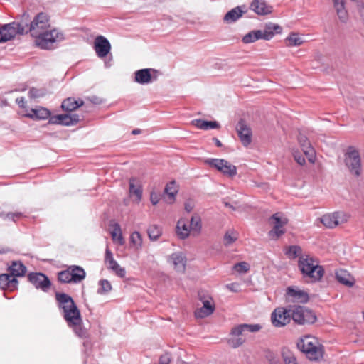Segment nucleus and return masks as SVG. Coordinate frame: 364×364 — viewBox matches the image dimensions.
<instances>
[{"instance_id":"4be33fe9","label":"nucleus","mask_w":364,"mask_h":364,"mask_svg":"<svg viewBox=\"0 0 364 364\" xmlns=\"http://www.w3.org/2000/svg\"><path fill=\"white\" fill-rule=\"evenodd\" d=\"M250 9L258 15L264 16L272 12V6L267 4L265 0H253Z\"/></svg>"},{"instance_id":"79ce46f5","label":"nucleus","mask_w":364,"mask_h":364,"mask_svg":"<svg viewBox=\"0 0 364 364\" xmlns=\"http://www.w3.org/2000/svg\"><path fill=\"white\" fill-rule=\"evenodd\" d=\"M68 326L72 328L75 333L80 338H85L87 336V331L82 327V318L80 321L77 322L76 324L71 323H68Z\"/></svg>"},{"instance_id":"f704fd0d","label":"nucleus","mask_w":364,"mask_h":364,"mask_svg":"<svg viewBox=\"0 0 364 364\" xmlns=\"http://www.w3.org/2000/svg\"><path fill=\"white\" fill-rule=\"evenodd\" d=\"M191 124L194 127L203 130L218 129L220 127V124L215 121L208 122L200 119L193 120Z\"/></svg>"},{"instance_id":"c756f323","label":"nucleus","mask_w":364,"mask_h":364,"mask_svg":"<svg viewBox=\"0 0 364 364\" xmlns=\"http://www.w3.org/2000/svg\"><path fill=\"white\" fill-rule=\"evenodd\" d=\"M336 279L347 287H351L355 283V278L346 270L339 269L336 272Z\"/></svg>"},{"instance_id":"de8ad7c7","label":"nucleus","mask_w":364,"mask_h":364,"mask_svg":"<svg viewBox=\"0 0 364 364\" xmlns=\"http://www.w3.org/2000/svg\"><path fill=\"white\" fill-rule=\"evenodd\" d=\"M250 265L246 262H241L233 266V269L240 274H244L250 270Z\"/></svg>"},{"instance_id":"ddd939ff","label":"nucleus","mask_w":364,"mask_h":364,"mask_svg":"<svg viewBox=\"0 0 364 364\" xmlns=\"http://www.w3.org/2000/svg\"><path fill=\"white\" fill-rule=\"evenodd\" d=\"M348 220V216L342 212L326 214L320 218L321 223L328 228H334L346 223Z\"/></svg>"},{"instance_id":"13d9d810","label":"nucleus","mask_w":364,"mask_h":364,"mask_svg":"<svg viewBox=\"0 0 364 364\" xmlns=\"http://www.w3.org/2000/svg\"><path fill=\"white\" fill-rule=\"evenodd\" d=\"M294 158L295 161L300 165H304L306 162V160L304 156L300 155L298 152H294L293 154Z\"/></svg>"},{"instance_id":"bf43d9fd","label":"nucleus","mask_w":364,"mask_h":364,"mask_svg":"<svg viewBox=\"0 0 364 364\" xmlns=\"http://www.w3.org/2000/svg\"><path fill=\"white\" fill-rule=\"evenodd\" d=\"M16 102L18 105L21 107H26V101L23 97H20L16 98Z\"/></svg>"},{"instance_id":"7ed1b4c3","label":"nucleus","mask_w":364,"mask_h":364,"mask_svg":"<svg viewBox=\"0 0 364 364\" xmlns=\"http://www.w3.org/2000/svg\"><path fill=\"white\" fill-rule=\"evenodd\" d=\"M262 328L259 324H240L233 327L230 331V338L228 343L230 346L237 348L245 342V332L255 333Z\"/></svg>"},{"instance_id":"bb28decb","label":"nucleus","mask_w":364,"mask_h":364,"mask_svg":"<svg viewBox=\"0 0 364 364\" xmlns=\"http://www.w3.org/2000/svg\"><path fill=\"white\" fill-rule=\"evenodd\" d=\"M129 192L131 197L134 196V201L139 203L142 198V188L136 178H131L129 181Z\"/></svg>"},{"instance_id":"f8f14e48","label":"nucleus","mask_w":364,"mask_h":364,"mask_svg":"<svg viewBox=\"0 0 364 364\" xmlns=\"http://www.w3.org/2000/svg\"><path fill=\"white\" fill-rule=\"evenodd\" d=\"M205 163L229 177H233L237 174L236 166L225 159H210L205 160Z\"/></svg>"},{"instance_id":"e433bc0d","label":"nucleus","mask_w":364,"mask_h":364,"mask_svg":"<svg viewBox=\"0 0 364 364\" xmlns=\"http://www.w3.org/2000/svg\"><path fill=\"white\" fill-rule=\"evenodd\" d=\"M188 224L190 230L191 231V234H193V235H198L200 232L202 226L201 219L199 215H193Z\"/></svg>"},{"instance_id":"5fc2aeb1","label":"nucleus","mask_w":364,"mask_h":364,"mask_svg":"<svg viewBox=\"0 0 364 364\" xmlns=\"http://www.w3.org/2000/svg\"><path fill=\"white\" fill-rule=\"evenodd\" d=\"M226 288L232 292H239L240 291V286L237 282H232L227 284Z\"/></svg>"},{"instance_id":"c03bdc74","label":"nucleus","mask_w":364,"mask_h":364,"mask_svg":"<svg viewBox=\"0 0 364 364\" xmlns=\"http://www.w3.org/2000/svg\"><path fill=\"white\" fill-rule=\"evenodd\" d=\"M283 360L285 364H297L294 355L288 350H284L282 353Z\"/></svg>"},{"instance_id":"9d476101","label":"nucleus","mask_w":364,"mask_h":364,"mask_svg":"<svg viewBox=\"0 0 364 364\" xmlns=\"http://www.w3.org/2000/svg\"><path fill=\"white\" fill-rule=\"evenodd\" d=\"M345 164L352 174L360 176L361 159L358 151L354 147H349L345 154Z\"/></svg>"},{"instance_id":"4468645a","label":"nucleus","mask_w":364,"mask_h":364,"mask_svg":"<svg viewBox=\"0 0 364 364\" xmlns=\"http://www.w3.org/2000/svg\"><path fill=\"white\" fill-rule=\"evenodd\" d=\"M40 37L45 41L46 43V46H43L38 43V38H34L35 43L38 47L42 49H50L53 48L54 43L60 41L63 38L62 33L55 28H50L43 32V34L40 35Z\"/></svg>"},{"instance_id":"c9c22d12","label":"nucleus","mask_w":364,"mask_h":364,"mask_svg":"<svg viewBox=\"0 0 364 364\" xmlns=\"http://www.w3.org/2000/svg\"><path fill=\"white\" fill-rule=\"evenodd\" d=\"M333 1L338 18L341 22H346L348 14L344 6V0H333Z\"/></svg>"},{"instance_id":"a211bd4d","label":"nucleus","mask_w":364,"mask_h":364,"mask_svg":"<svg viewBox=\"0 0 364 364\" xmlns=\"http://www.w3.org/2000/svg\"><path fill=\"white\" fill-rule=\"evenodd\" d=\"M94 49L97 55L100 58H103L110 52L111 45L106 38L102 36H98L94 41Z\"/></svg>"},{"instance_id":"7c9ffc66","label":"nucleus","mask_w":364,"mask_h":364,"mask_svg":"<svg viewBox=\"0 0 364 364\" xmlns=\"http://www.w3.org/2000/svg\"><path fill=\"white\" fill-rule=\"evenodd\" d=\"M83 105L84 102L81 99L75 100L74 97H68L63 101L61 107L64 111L72 112Z\"/></svg>"},{"instance_id":"09e8293b","label":"nucleus","mask_w":364,"mask_h":364,"mask_svg":"<svg viewBox=\"0 0 364 364\" xmlns=\"http://www.w3.org/2000/svg\"><path fill=\"white\" fill-rule=\"evenodd\" d=\"M100 286L97 292L101 294L108 293L112 289L111 284L106 279L100 280Z\"/></svg>"},{"instance_id":"20e7f679","label":"nucleus","mask_w":364,"mask_h":364,"mask_svg":"<svg viewBox=\"0 0 364 364\" xmlns=\"http://www.w3.org/2000/svg\"><path fill=\"white\" fill-rule=\"evenodd\" d=\"M299 267L304 274L314 281L320 280L324 274V269L318 265V262L309 256L299 258Z\"/></svg>"},{"instance_id":"37998d69","label":"nucleus","mask_w":364,"mask_h":364,"mask_svg":"<svg viewBox=\"0 0 364 364\" xmlns=\"http://www.w3.org/2000/svg\"><path fill=\"white\" fill-rule=\"evenodd\" d=\"M148 235L151 240H156L161 235V230L157 225H151L148 229Z\"/></svg>"},{"instance_id":"b1692460","label":"nucleus","mask_w":364,"mask_h":364,"mask_svg":"<svg viewBox=\"0 0 364 364\" xmlns=\"http://www.w3.org/2000/svg\"><path fill=\"white\" fill-rule=\"evenodd\" d=\"M18 282L16 278L9 274L0 275V288L4 291H13L18 288Z\"/></svg>"},{"instance_id":"680f3d73","label":"nucleus","mask_w":364,"mask_h":364,"mask_svg":"<svg viewBox=\"0 0 364 364\" xmlns=\"http://www.w3.org/2000/svg\"><path fill=\"white\" fill-rule=\"evenodd\" d=\"M213 141H215V145L218 146V147H221L222 146V143L220 142V140H218L217 138H214L213 139Z\"/></svg>"},{"instance_id":"6ab92c4d","label":"nucleus","mask_w":364,"mask_h":364,"mask_svg":"<svg viewBox=\"0 0 364 364\" xmlns=\"http://www.w3.org/2000/svg\"><path fill=\"white\" fill-rule=\"evenodd\" d=\"M78 121V116L76 114L70 115L68 114H61L54 116L50 115L48 124L70 126L76 124Z\"/></svg>"},{"instance_id":"9b49d317","label":"nucleus","mask_w":364,"mask_h":364,"mask_svg":"<svg viewBox=\"0 0 364 364\" xmlns=\"http://www.w3.org/2000/svg\"><path fill=\"white\" fill-rule=\"evenodd\" d=\"M269 222L272 225V229L269 232V236L273 240L278 239L281 235L284 234V226L287 224L288 220L284 217H282L280 213L274 214L269 219Z\"/></svg>"},{"instance_id":"864d4df0","label":"nucleus","mask_w":364,"mask_h":364,"mask_svg":"<svg viewBox=\"0 0 364 364\" xmlns=\"http://www.w3.org/2000/svg\"><path fill=\"white\" fill-rule=\"evenodd\" d=\"M23 216V214L21 212L16 213H9L6 214V218L12 220L13 221H16L17 220L21 218Z\"/></svg>"},{"instance_id":"4d7b16f0","label":"nucleus","mask_w":364,"mask_h":364,"mask_svg":"<svg viewBox=\"0 0 364 364\" xmlns=\"http://www.w3.org/2000/svg\"><path fill=\"white\" fill-rule=\"evenodd\" d=\"M171 362V355L168 353L162 355L159 358V364H169Z\"/></svg>"},{"instance_id":"dca6fc26","label":"nucleus","mask_w":364,"mask_h":364,"mask_svg":"<svg viewBox=\"0 0 364 364\" xmlns=\"http://www.w3.org/2000/svg\"><path fill=\"white\" fill-rule=\"evenodd\" d=\"M159 72L152 68L141 69L134 73L135 82L144 85L157 80Z\"/></svg>"},{"instance_id":"49530a36","label":"nucleus","mask_w":364,"mask_h":364,"mask_svg":"<svg viewBox=\"0 0 364 364\" xmlns=\"http://www.w3.org/2000/svg\"><path fill=\"white\" fill-rule=\"evenodd\" d=\"M237 239V233L234 231H228L223 238L224 244L230 245L235 242Z\"/></svg>"},{"instance_id":"72a5a7b5","label":"nucleus","mask_w":364,"mask_h":364,"mask_svg":"<svg viewBox=\"0 0 364 364\" xmlns=\"http://www.w3.org/2000/svg\"><path fill=\"white\" fill-rule=\"evenodd\" d=\"M9 274L16 278L17 277H23L26 272V267L18 261H14L9 267Z\"/></svg>"},{"instance_id":"4c0bfd02","label":"nucleus","mask_w":364,"mask_h":364,"mask_svg":"<svg viewBox=\"0 0 364 364\" xmlns=\"http://www.w3.org/2000/svg\"><path fill=\"white\" fill-rule=\"evenodd\" d=\"M112 240L117 242L119 245H122L124 243V240L122 236L121 227L118 223H114L112 225V230L111 232Z\"/></svg>"},{"instance_id":"1a4fd4ad","label":"nucleus","mask_w":364,"mask_h":364,"mask_svg":"<svg viewBox=\"0 0 364 364\" xmlns=\"http://www.w3.org/2000/svg\"><path fill=\"white\" fill-rule=\"evenodd\" d=\"M291 311V318L293 321L300 325L312 324L316 321V316L315 314L303 306H294Z\"/></svg>"},{"instance_id":"f257e3e1","label":"nucleus","mask_w":364,"mask_h":364,"mask_svg":"<svg viewBox=\"0 0 364 364\" xmlns=\"http://www.w3.org/2000/svg\"><path fill=\"white\" fill-rule=\"evenodd\" d=\"M297 347L310 360L319 361L323 358L324 347L315 336H303L299 340Z\"/></svg>"},{"instance_id":"a19ab883","label":"nucleus","mask_w":364,"mask_h":364,"mask_svg":"<svg viewBox=\"0 0 364 364\" xmlns=\"http://www.w3.org/2000/svg\"><path fill=\"white\" fill-rule=\"evenodd\" d=\"M285 255L289 259H295L301 255L302 250L299 246L292 245L285 248Z\"/></svg>"},{"instance_id":"f3484780","label":"nucleus","mask_w":364,"mask_h":364,"mask_svg":"<svg viewBox=\"0 0 364 364\" xmlns=\"http://www.w3.org/2000/svg\"><path fill=\"white\" fill-rule=\"evenodd\" d=\"M0 30L4 42L14 38L17 34H23L24 33L23 26L17 22L6 24L1 26Z\"/></svg>"},{"instance_id":"603ef678","label":"nucleus","mask_w":364,"mask_h":364,"mask_svg":"<svg viewBox=\"0 0 364 364\" xmlns=\"http://www.w3.org/2000/svg\"><path fill=\"white\" fill-rule=\"evenodd\" d=\"M116 275H117L119 277H124L126 275V271L125 269L123 267H121L119 264L115 265L112 269H111Z\"/></svg>"},{"instance_id":"423d86ee","label":"nucleus","mask_w":364,"mask_h":364,"mask_svg":"<svg viewBox=\"0 0 364 364\" xmlns=\"http://www.w3.org/2000/svg\"><path fill=\"white\" fill-rule=\"evenodd\" d=\"M281 27L278 25L269 23L264 30H254L247 33L242 38L244 43H251L259 39L270 40L274 36V32L279 33Z\"/></svg>"},{"instance_id":"e2e57ef3","label":"nucleus","mask_w":364,"mask_h":364,"mask_svg":"<svg viewBox=\"0 0 364 364\" xmlns=\"http://www.w3.org/2000/svg\"><path fill=\"white\" fill-rule=\"evenodd\" d=\"M139 133H141V130H140V129H134V130L132 131V134H139Z\"/></svg>"},{"instance_id":"473e14b6","label":"nucleus","mask_w":364,"mask_h":364,"mask_svg":"<svg viewBox=\"0 0 364 364\" xmlns=\"http://www.w3.org/2000/svg\"><path fill=\"white\" fill-rule=\"evenodd\" d=\"M178 191V187L175 181L168 183L164 189V193L167 195V198H165L166 202L169 204L173 203Z\"/></svg>"},{"instance_id":"cd10ccee","label":"nucleus","mask_w":364,"mask_h":364,"mask_svg":"<svg viewBox=\"0 0 364 364\" xmlns=\"http://www.w3.org/2000/svg\"><path fill=\"white\" fill-rule=\"evenodd\" d=\"M186 262V257L181 253H173L168 258L170 264L178 272H184Z\"/></svg>"},{"instance_id":"393cba45","label":"nucleus","mask_w":364,"mask_h":364,"mask_svg":"<svg viewBox=\"0 0 364 364\" xmlns=\"http://www.w3.org/2000/svg\"><path fill=\"white\" fill-rule=\"evenodd\" d=\"M51 112L46 107L38 106L33 108L25 117L35 120H45L50 118Z\"/></svg>"},{"instance_id":"412c9836","label":"nucleus","mask_w":364,"mask_h":364,"mask_svg":"<svg viewBox=\"0 0 364 364\" xmlns=\"http://www.w3.org/2000/svg\"><path fill=\"white\" fill-rule=\"evenodd\" d=\"M28 280L36 287L46 291L50 286L48 278L42 273H31L28 276Z\"/></svg>"},{"instance_id":"6e6d98bb","label":"nucleus","mask_w":364,"mask_h":364,"mask_svg":"<svg viewBox=\"0 0 364 364\" xmlns=\"http://www.w3.org/2000/svg\"><path fill=\"white\" fill-rule=\"evenodd\" d=\"M150 200L154 205H156L160 200V195L152 191L150 194Z\"/></svg>"},{"instance_id":"a878e982","label":"nucleus","mask_w":364,"mask_h":364,"mask_svg":"<svg viewBox=\"0 0 364 364\" xmlns=\"http://www.w3.org/2000/svg\"><path fill=\"white\" fill-rule=\"evenodd\" d=\"M245 6H236L229 11L223 17V22L226 24H230L237 21L246 12Z\"/></svg>"},{"instance_id":"2eb2a0df","label":"nucleus","mask_w":364,"mask_h":364,"mask_svg":"<svg viewBox=\"0 0 364 364\" xmlns=\"http://www.w3.org/2000/svg\"><path fill=\"white\" fill-rule=\"evenodd\" d=\"M271 321L275 327L284 326L291 321L290 309L287 310L283 307L275 309L272 313Z\"/></svg>"},{"instance_id":"052dcab7","label":"nucleus","mask_w":364,"mask_h":364,"mask_svg":"<svg viewBox=\"0 0 364 364\" xmlns=\"http://www.w3.org/2000/svg\"><path fill=\"white\" fill-rule=\"evenodd\" d=\"M193 208V203L191 202H187L186 204H185V210L187 211V212H191Z\"/></svg>"},{"instance_id":"6e6552de","label":"nucleus","mask_w":364,"mask_h":364,"mask_svg":"<svg viewBox=\"0 0 364 364\" xmlns=\"http://www.w3.org/2000/svg\"><path fill=\"white\" fill-rule=\"evenodd\" d=\"M198 299L202 303L201 306H198L194 315L197 318H203L213 314L215 310V304L213 297L203 291L198 293Z\"/></svg>"},{"instance_id":"58836bf2","label":"nucleus","mask_w":364,"mask_h":364,"mask_svg":"<svg viewBox=\"0 0 364 364\" xmlns=\"http://www.w3.org/2000/svg\"><path fill=\"white\" fill-rule=\"evenodd\" d=\"M287 46H299L304 43L302 38L296 33H291L285 39Z\"/></svg>"},{"instance_id":"39448f33","label":"nucleus","mask_w":364,"mask_h":364,"mask_svg":"<svg viewBox=\"0 0 364 364\" xmlns=\"http://www.w3.org/2000/svg\"><path fill=\"white\" fill-rule=\"evenodd\" d=\"M50 28V18L46 13L41 12L37 14L30 25L29 31L33 38H38L40 45L46 46L45 41L40 37L43 32Z\"/></svg>"},{"instance_id":"0e129e2a","label":"nucleus","mask_w":364,"mask_h":364,"mask_svg":"<svg viewBox=\"0 0 364 364\" xmlns=\"http://www.w3.org/2000/svg\"><path fill=\"white\" fill-rule=\"evenodd\" d=\"M225 205L226 207H229L230 208H232V210H235V208L232 207V205H231L230 203H228L227 202L225 203Z\"/></svg>"},{"instance_id":"0eeeda50","label":"nucleus","mask_w":364,"mask_h":364,"mask_svg":"<svg viewBox=\"0 0 364 364\" xmlns=\"http://www.w3.org/2000/svg\"><path fill=\"white\" fill-rule=\"evenodd\" d=\"M86 277L84 269L80 266H70L58 274V279L62 283H79Z\"/></svg>"},{"instance_id":"a18cd8bd","label":"nucleus","mask_w":364,"mask_h":364,"mask_svg":"<svg viewBox=\"0 0 364 364\" xmlns=\"http://www.w3.org/2000/svg\"><path fill=\"white\" fill-rule=\"evenodd\" d=\"M105 261L109 269H112L118 264L117 261L114 260L112 252L108 248L106 249Z\"/></svg>"},{"instance_id":"2f4dec72","label":"nucleus","mask_w":364,"mask_h":364,"mask_svg":"<svg viewBox=\"0 0 364 364\" xmlns=\"http://www.w3.org/2000/svg\"><path fill=\"white\" fill-rule=\"evenodd\" d=\"M189 222L184 218L180 219L176 225V234L181 239H185L191 233Z\"/></svg>"},{"instance_id":"f03ea898","label":"nucleus","mask_w":364,"mask_h":364,"mask_svg":"<svg viewBox=\"0 0 364 364\" xmlns=\"http://www.w3.org/2000/svg\"><path fill=\"white\" fill-rule=\"evenodd\" d=\"M55 299L58 306L63 311V318L67 323L76 324L80 321L81 314L73 299L65 293H57Z\"/></svg>"},{"instance_id":"8fccbe9b","label":"nucleus","mask_w":364,"mask_h":364,"mask_svg":"<svg viewBox=\"0 0 364 364\" xmlns=\"http://www.w3.org/2000/svg\"><path fill=\"white\" fill-rule=\"evenodd\" d=\"M266 358L268 360L269 364H282L279 355L272 352H267L266 354Z\"/></svg>"},{"instance_id":"aec40b11","label":"nucleus","mask_w":364,"mask_h":364,"mask_svg":"<svg viewBox=\"0 0 364 364\" xmlns=\"http://www.w3.org/2000/svg\"><path fill=\"white\" fill-rule=\"evenodd\" d=\"M237 132L241 143L244 146H249L252 142V130L246 122L241 119L237 125Z\"/></svg>"},{"instance_id":"ea45409f","label":"nucleus","mask_w":364,"mask_h":364,"mask_svg":"<svg viewBox=\"0 0 364 364\" xmlns=\"http://www.w3.org/2000/svg\"><path fill=\"white\" fill-rule=\"evenodd\" d=\"M132 246L135 250H139L142 247L143 239L142 235L137 231L133 232L129 238Z\"/></svg>"},{"instance_id":"3c124183","label":"nucleus","mask_w":364,"mask_h":364,"mask_svg":"<svg viewBox=\"0 0 364 364\" xmlns=\"http://www.w3.org/2000/svg\"><path fill=\"white\" fill-rule=\"evenodd\" d=\"M28 95L30 98L36 99L44 96V93L43 91L33 87L29 90Z\"/></svg>"},{"instance_id":"c85d7f7f","label":"nucleus","mask_w":364,"mask_h":364,"mask_svg":"<svg viewBox=\"0 0 364 364\" xmlns=\"http://www.w3.org/2000/svg\"><path fill=\"white\" fill-rule=\"evenodd\" d=\"M287 294L291 298L293 301L304 303L309 300V296L306 292L293 287L287 288Z\"/></svg>"},{"instance_id":"5701e85b","label":"nucleus","mask_w":364,"mask_h":364,"mask_svg":"<svg viewBox=\"0 0 364 364\" xmlns=\"http://www.w3.org/2000/svg\"><path fill=\"white\" fill-rule=\"evenodd\" d=\"M299 143L303 150V152L308 158V160L314 163L315 160L316 153L314 149L311 145L307 137L303 134H299L298 137Z\"/></svg>"}]
</instances>
